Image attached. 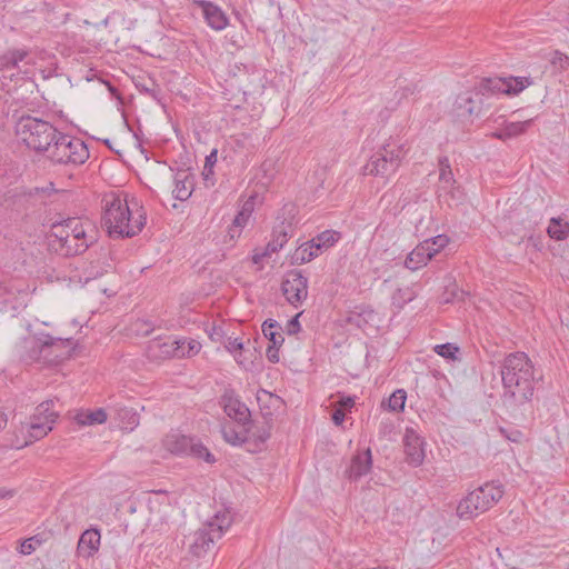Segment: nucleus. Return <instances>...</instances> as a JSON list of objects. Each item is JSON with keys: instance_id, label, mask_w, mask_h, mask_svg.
<instances>
[{"instance_id": "obj_57", "label": "nucleus", "mask_w": 569, "mask_h": 569, "mask_svg": "<svg viewBox=\"0 0 569 569\" xmlns=\"http://www.w3.org/2000/svg\"><path fill=\"white\" fill-rule=\"evenodd\" d=\"M7 415L2 411H0V429L4 428L7 426Z\"/></svg>"}, {"instance_id": "obj_42", "label": "nucleus", "mask_w": 569, "mask_h": 569, "mask_svg": "<svg viewBox=\"0 0 569 569\" xmlns=\"http://www.w3.org/2000/svg\"><path fill=\"white\" fill-rule=\"evenodd\" d=\"M550 61L553 68L560 71L569 68V57L561 52L556 51Z\"/></svg>"}, {"instance_id": "obj_49", "label": "nucleus", "mask_w": 569, "mask_h": 569, "mask_svg": "<svg viewBox=\"0 0 569 569\" xmlns=\"http://www.w3.org/2000/svg\"><path fill=\"white\" fill-rule=\"evenodd\" d=\"M201 349V345L196 340L186 341L184 352L187 357L197 355Z\"/></svg>"}, {"instance_id": "obj_25", "label": "nucleus", "mask_w": 569, "mask_h": 569, "mask_svg": "<svg viewBox=\"0 0 569 569\" xmlns=\"http://www.w3.org/2000/svg\"><path fill=\"white\" fill-rule=\"evenodd\" d=\"M455 111L457 117L461 119H469L477 116L480 111L477 102L469 93L459 94L455 101Z\"/></svg>"}, {"instance_id": "obj_55", "label": "nucleus", "mask_w": 569, "mask_h": 569, "mask_svg": "<svg viewBox=\"0 0 569 569\" xmlns=\"http://www.w3.org/2000/svg\"><path fill=\"white\" fill-rule=\"evenodd\" d=\"M240 211H241L242 213L248 214L249 217H251L252 211H253V206H252V203H250L249 201H247V202L242 206V208H241V210H240Z\"/></svg>"}, {"instance_id": "obj_19", "label": "nucleus", "mask_w": 569, "mask_h": 569, "mask_svg": "<svg viewBox=\"0 0 569 569\" xmlns=\"http://www.w3.org/2000/svg\"><path fill=\"white\" fill-rule=\"evenodd\" d=\"M100 531L98 529H88L82 532L77 546V553L82 558L92 557L100 546Z\"/></svg>"}, {"instance_id": "obj_38", "label": "nucleus", "mask_w": 569, "mask_h": 569, "mask_svg": "<svg viewBox=\"0 0 569 569\" xmlns=\"http://www.w3.org/2000/svg\"><path fill=\"white\" fill-rule=\"evenodd\" d=\"M407 399V392L403 389H398L392 392L388 399V407L392 411H402Z\"/></svg>"}, {"instance_id": "obj_21", "label": "nucleus", "mask_w": 569, "mask_h": 569, "mask_svg": "<svg viewBox=\"0 0 569 569\" xmlns=\"http://www.w3.org/2000/svg\"><path fill=\"white\" fill-rule=\"evenodd\" d=\"M433 258V252L430 251L428 242H420L406 258L405 267L415 271L428 263Z\"/></svg>"}, {"instance_id": "obj_22", "label": "nucleus", "mask_w": 569, "mask_h": 569, "mask_svg": "<svg viewBox=\"0 0 569 569\" xmlns=\"http://www.w3.org/2000/svg\"><path fill=\"white\" fill-rule=\"evenodd\" d=\"M216 538V535H213L208 528L197 530L193 533L192 541L189 546L190 552L196 557H201L208 551L210 545L213 543Z\"/></svg>"}, {"instance_id": "obj_45", "label": "nucleus", "mask_w": 569, "mask_h": 569, "mask_svg": "<svg viewBox=\"0 0 569 569\" xmlns=\"http://www.w3.org/2000/svg\"><path fill=\"white\" fill-rule=\"evenodd\" d=\"M242 228L238 227L234 223H231L227 230L224 243L232 242L238 239L241 234Z\"/></svg>"}, {"instance_id": "obj_50", "label": "nucleus", "mask_w": 569, "mask_h": 569, "mask_svg": "<svg viewBox=\"0 0 569 569\" xmlns=\"http://www.w3.org/2000/svg\"><path fill=\"white\" fill-rule=\"evenodd\" d=\"M355 406V398L352 397H341L337 402V408H342V410L346 412V410H350Z\"/></svg>"}, {"instance_id": "obj_47", "label": "nucleus", "mask_w": 569, "mask_h": 569, "mask_svg": "<svg viewBox=\"0 0 569 569\" xmlns=\"http://www.w3.org/2000/svg\"><path fill=\"white\" fill-rule=\"evenodd\" d=\"M281 346L269 345V347L267 348L266 357L270 362H272V363L279 362V360H280L279 348Z\"/></svg>"}, {"instance_id": "obj_36", "label": "nucleus", "mask_w": 569, "mask_h": 569, "mask_svg": "<svg viewBox=\"0 0 569 569\" xmlns=\"http://www.w3.org/2000/svg\"><path fill=\"white\" fill-rule=\"evenodd\" d=\"M437 192L438 197L443 199L449 206L452 203L458 204L463 200V192L457 183L450 186L448 189H438Z\"/></svg>"}, {"instance_id": "obj_20", "label": "nucleus", "mask_w": 569, "mask_h": 569, "mask_svg": "<svg viewBox=\"0 0 569 569\" xmlns=\"http://www.w3.org/2000/svg\"><path fill=\"white\" fill-rule=\"evenodd\" d=\"M194 179L189 170H178L174 174L173 197L177 200H187L193 191Z\"/></svg>"}, {"instance_id": "obj_48", "label": "nucleus", "mask_w": 569, "mask_h": 569, "mask_svg": "<svg viewBox=\"0 0 569 569\" xmlns=\"http://www.w3.org/2000/svg\"><path fill=\"white\" fill-rule=\"evenodd\" d=\"M249 138H250L249 134L241 133L238 136H232L231 141H232L234 148L244 149V148H247Z\"/></svg>"}, {"instance_id": "obj_10", "label": "nucleus", "mask_w": 569, "mask_h": 569, "mask_svg": "<svg viewBox=\"0 0 569 569\" xmlns=\"http://www.w3.org/2000/svg\"><path fill=\"white\" fill-rule=\"evenodd\" d=\"M281 291L290 305L295 307L301 305L308 297L307 277L302 274L301 270L288 271L281 282Z\"/></svg>"}, {"instance_id": "obj_16", "label": "nucleus", "mask_w": 569, "mask_h": 569, "mask_svg": "<svg viewBox=\"0 0 569 569\" xmlns=\"http://www.w3.org/2000/svg\"><path fill=\"white\" fill-rule=\"evenodd\" d=\"M192 1L202 9L203 18L209 27L220 31L228 26V18L220 7L207 0Z\"/></svg>"}, {"instance_id": "obj_14", "label": "nucleus", "mask_w": 569, "mask_h": 569, "mask_svg": "<svg viewBox=\"0 0 569 569\" xmlns=\"http://www.w3.org/2000/svg\"><path fill=\"white\" fill-rule=\"evenodd\" d=\"M423 439L412 429H407L403 437L406 460L413 467L420 466L425 460Z\"/></svg>"}, {"instance_id": "obj_2", "label": "nucleus", "mask_w": 569, "mask_h": 569, "mask_svg": "<svg viewBox=\"0 0 569 569\" xmlns=\"http://www.w3.org/2000/svg\"><path fill=\"white\" fill-rule=\"evenodd\" d=\"M102 227L111 238H132L140 233L147 222V212L138 200H128L118 194L106 196Z\"/></svg>"}, {"instance_id": "obj_9", "label": "nucleus", "mask_w": 569, "mask_h": 569, "mask_svg": "<svg viewBox=\"0 0 569 569\" xmlns=\"http://www.w3.org/2000/svg\"><path fill=\"white\" fill-rule=\"evenodd\" d=\"M341 238L340 232L335 230H325L317 234L311 240L302 243L296 249L291 256L292 264H302L311 261L321 254L325 250L335 246L336 242Z\"/></svg>"}, {"instance_id": "obj_56", "label": "nucleus", "mask_w": 569, "mask_h": 569, "mask_svg": "<svg viewBox=\"0 0 569 569\" xmlns=\"http://www.w3.org/2000/svg\"><path fill=\"white\" fill-rule=\"evenodd\" d=\"M14 495V490L0 488V499L11 498Z\"/></svg>"}, {"instance_id": "obj_27", "label": "nucleus", "mask_w": 569, "mask_h": 569, "mask_svg": "<svg viewBox=\"0 0 569 569\" xmlns=\"http://www.w3.org/2000/svg\"><path fill=\"white\" fill-rule=\"evenodd\" d=\"M108 415L104 409L98 408L93 411H79L74 416V420L79 426H93L106 422Z\"/></svg>"}, {"instance_id": "obj_29", "label": "nucleus", "mask_w": 569, "mask_h": 569, "mask_svg": "<svg viewBox=\"0 0 569 569\" xmlns=\"http://www.w3.org/2000/svg\"><path fill=\"white\" fill-rule=\"evenodd\" d=\"M282 327L273 319H267L262 323V332L264 337L271 342L270 345L282 346L284 338L282 336Z\"/></svg>"}, {"instance_id": "obj_18", "label": "nucleus", "mask_w": 569, "mask_h": 569, "mask_svg": "<svg viewBox=\"0 0 569 569\" xmlns=\"http://www.w3.org/2000/svg\"><path fill=\"white\" fill-rule=\"evenodd\" d=\"M372 467V457L370 448L362 452H357L350 462L349 468L346 470V475L349 479L358 480L362 476L367 475Z\"/></svg>"}, {"instance_id": "obj_13", "label": "nucleus", "mask_w": 569, "mask_h": 569, "mask_svg": "<svg viewBox=\"0 0 569 569\" xmlns=\"http://www.w3.org/2000/svg\"><path fill=\"white\" fill-rule=\"evenodd\" d=\"M50 402H42L37 407L39 415H34L28 423V432L30 438L39 440L48 435L52 429V425L56 421L57 415L50 411Z\"/></svg>"}, {"instance_id": "obj_8", "label": "nucleus", "mask_w": 569, "mask_h": 569, "mask_svg": "<svg viewBox=\"0 0 569 569\" xmlns=\"http://www.w3.org/2000/svg\"><path fill=\"white\" fill-rule=\"evenodd\" d=\"M533 83L532 79L529 77H489L482 78L475 87L477 93L486 96V94H495V93H503V94H518L529 86Z\"/></svg>"}, {"instance_id": "obj_52", "label": "nucleus", "mask_w": 569, "mask_h": 569, "mask_svg": "<svg viewBox=\"0 0 569 569\" xmlns=\"http://www.w3.org/2000/svg\"><path fill=\"white\" fill-rule=\"evenodd\" d=\"M253 437H256L260 442H264L270 438V428H261L258 429L256 432L252 433Z\"/></svg>"}, {"instance_id": "obj_41", "label": "nucleus", "mask_w": 569, "mask_h": 569, "mask_svg": "<svg viewBox=\"0 0 569 569\" xmlns=\"http://www.w3.org/2000/svg\"><path fill=\"white\" fill-rule=\"evenodd\" d=\"M422 242H428L430 251L433 252V257L449 243V238L446 234H439L430 239H426Z\"/></svg>"}, {"instance_id": "obj_28", "label": "nucleus", "mask_w": 569, "mask_h": 569, "mask_svg": "<svg viewBox=\"0 0 569 569\" xmlns=\"http://www.w3.org/2000/svg\"><path fill=\"white\" fill-rule=\"evenodd\" d=\"M439 166V184L438 189H448L450 186L457 183L448 157H440L438 160Z\"/></svg>"}, {"instance_id": "obj_11", "label": "nucleus", "mask_w": 569, "mask_h": 569, "mask_svg": "<svg viewBox=\"0 0 569 569\" xmlns=\"http://www.w3.org/2000/svg\"><path fill=\"white\" fill-rule=\"evenodd\" d=\"M220 405L226 415L242 427L250 425V410L239 399L233 389H226L220 398Z\"/></svg>"}, {"instance_id": "obj_44", "label": "nucleus", "mask_w": 569, "mask_h": 569, "mask_svg": "<svg viewBox=\"0 0 569 569\" xmlns=\"http://www.w3.org/2000/svg\"><path fill=\"white\" fill-rule=\"evenodd\" d=\"M301 315H302V312H299L288 321L287 327H286L288 335H296L301 330V325L299 322V317Z\"/></svg>"}, {"instance_id": "obj_26", "label": "nucleus", "mask_w": 569, "mask_h": 569, "mask_svg": "<svg viewBox=\"0 0 569 569\" xmlns=\"http://www.w3.org/2000/svg\"><path fill=\"white\" fill-rule=\"evenodd\" d=\"M533 120L508 122L502 129L495 132V137L501 140L515 138L525 133L532 124Z\"/></svg>"}, {"instance_id": "obj_39", "label": "nucleus", "mask_w": 569, "mask_h": 569, "mask_svg": "<svg viewBox=\"0 0 569 569\" xmlns=\"http://www.w3.org/2000/svg\"><path fill=\"white\" fill-rule=\"evenodd\" d=\"M118 417L123 421L124 428L133 429L139 425V415L134 412L132 409H119Z\"/></svg>"}, {"instance_id": "obj_54", "label": "nucleus", "mask_w": 569, "mask_h": 569, "mask_svg": "<svg viewBox=\"0 0 569 569\" xmlns=\"http://www.w3.org/2000/svg\"><path fill=\"white\" fill-rule=\"evenodd\" d=\"M270 257L266 248H263L261 251L258 249L254 250V253L252 256V262L258 264L260 263L264 258Z\"/></svg>"}, {"instance_id": "obj_34", "label": "nucleus", "mask_w": 569, "mask_h": 569, "mask_svg": "<svg viewBox=\"0 0 569 569\" xmlns=\"http://www.w3.org/2000/svg\"><path fill=\"white\" fill-rule=\"evenodd\" d=\"M184 345L186 340H172L158 345V347H160L161 353L166 357L182 358L186 357Z\"/></svg>"}, {"instance_id": "obj_15", "label": "nucleus", "mask_w": 569, "mask_h": 569, "mask_svg": "<svg viewBox=\"0 0 569 569\" xmlns=\"http://www.w3.org/2000/svg\"><path fill=\"white\" fill-rule=\"evenodd\" d=\"M18 352L20 359L28 365L33 362L43 365V335L24 338Z\"/></svg>"}, {"instance_id": "obj_60", "label": "nucleus", "mask_w": 569, "mask_h": 569, "mask_svg": "<svg viewBox=\"0 0 569 569\" xmlns=\"http://www.w3.org/2000/svg\"><path fill=\"white\" fill-rule=\"evenodd\" d=\"M236 360L238 363H242V361L238 357H236Z\"/></svg>"}, {"instance_id": "obj_46", "label": "nucleus", "mask_w": 569, "mask_h": 569, "mask_svg": "<svg viewBox=\"0 0 569 569\" xmlns=\"http://www.w3.org/2000/svg\"><path fill=\"white\" fill-rule=\"evenodd\" d=\"M224 347L229 352H237L243 349V343L238 338L229 337L224 342Z\"/></svg>"}, {"instance_id": "obj_1", "label": "nucleus", "mask_w": 569, "mask_h": 569, "mask_svg": "<svg viewBox=\"0 0 569 569\" xmlns=\"http://www.w3.org/2000/svg\"><path fill=\"white\" fill-rule=\"evenodd\" d=\"M503 393L506 406L515 408L529 402L535 391V368L525 352L508 355L501 367Z\"/></svg>"}, {"instance_id": "obj_61", "label": "nucleus", "mask_w": 569, "mask_h": 569, "mask_svg": "<svg viewBox=\"0 0 569 569\" xmlns=\"http://www.w3.org/2000/svg\"><path fill=\"white\" fill-rule=\"evenodd\" d=\"M263 392H264V395H267V396H269V397H272V395H271V393H269L268 391H263Z\"/></svg>"}, {"instance_id": "obj_23", "label": "nucleus", "mask_w": 569, "mask_h": 569, "mask_svg": "<svg viewBox=\"0 0 569 569\" xmlns=\"http://www.w3.org/2000/svg\"><path fill=\"white\" fill-rule=\"evenodd\" d=\"M291 224L284 221L277 224L272 230V239L264 247L268 253L271 256L278 252L288 242L291 237Z\"/></svg>"}, {"instance_id": "obj_3", "label": "nucleus", "mask_w": 569, "mask_h": 569, "mask_svg": "<svg viewBox=\"0 0 569 569\" xmlns=\"http://www.w3.org/2000/svg\"><path fill=\"white\" fill-rule=\"evenodd\" d=\"M93 232L92 223L78 217L54 221L50 227V237L54 238L52 246L63 256L83 253L93 242Z\"/></svg>"}, {"instance_id": "obj_37", "label": "nucleus", "mask_w": 569, "mask_h": 569, "mask_svg": "<svg viewBox=\"0 0 569 569\" xmlns=\"http://www.w3.org/2000/svg\"><path fill=\"white\" fill-rule=\"evenodd\" d=\"M217 157H218V150L213 149L204 159V166H203V180L206 183H210L211 186L214 184V172L213 168L217 163Z\"/></svg>"}, {"instance_id": "obj_35", "label": "nucleus", "mask_w": 569, "mask_h": 569, "mask_svg": "<svg viewBox=\"0 0 569 569\" xmlns=\"http://www.w3.org/2000/svg\"><path fill=\"white\" fill-rule=\"evenodd\" d=\"M417 297V292L411 287L399 288L397 289L392 297V306L401 309L403 306L410 301H412Z\"/></svg>"}, {"instance_id": "obj_32", "label": "nucleus", "mask_w": 569, "mask_h": 569, "mask_svg": "<svg viewBox=\"0 0 569 569\" xmlns=\"http://www.w3.org/2000/svg\"><path fill=\"white\" fill-rule=\"evenodd\" d=\"M547 232L555 240H565L569 236V223L561 218H551Z\"/></svg>"}, {"instance_id": "obj_12", "label": "nucleus", "mask_w": 569, "mask_h": 569, "mask_svg": "<svg viewBox=\"0 0 569 569\" xmlns=\"http://www.w3.org/2000/svg\"><path fill=\"white\" fill-rule=\"evenodd\" d=\"M70 339L43 335V366H57L70 357Z\"/></svg>"}, {"instance_id": "obj_58", "label": "nucleus", "mask_w": 569, "mask_h": 569, "mask_svg": "<svg viewBox=\"0 0 569 569\" xmlns=\"http://www.w3.org/2000/svg\"><path fill=\"white\" fill-rule=\"evenodd\" d=\"M214 336L221 337L222 336V330L220 328H213V332L210 333L211 339L214 340Z\"/></svg>"}, {"instance_id": "obj_6", "label": "nucleus", "mask_w": 569, "mask_h": 569, "mask_svg": "<svg viewBox=\"0 0 569 569\" xmlns=\"http://www.w3.org/2000/svg\"><path fill=\"white\" fill-rule=\"evenodd\" d=\"M500 483L487 482L469 492L458 505L457 513L462 519H472L492 508L503 496Z\"/></svg>"}, {"instance_id": "obj_5", "label": "nucleus", "mask_w": 569, "mask_h": 569, "mask_svg": "<svg viewBox=\"0 0 569 569\" xmlns=\"http://www.w3.org/2000/svg\"><path fill=\"white\" fill-rule=\"evenodd\" d=\"M408 152L403 142L389 139L365 164L366 174L387 178L393 174L400 167Z\"/></svg>"}, {"instance_id": "obj_51", "label": "nucleus", "mask_w": 569, "mask_h": 569, "mask_svg": "<svg viewBox=\"0 0 569 569\" xmlns=\"http://www.w3.org/2000/svg\"><path fill=\"white\" fill-rule=\"evenodd\" d=\"M346 412L342 410V408H335L331 419L336 426H341L345 421Z\"/></svg>"}, {"instance_id": "obj_31", "label": "nucleus", "mask_w": 569, "mask_h": 569, "mask_svg": "<svg viewBox=\"0 0 569 569\" xmlns=\"http://www.w3.org/2000/svg\"><path fill=\"white\" fill-rule=\"evenodd\" d=\"M197 459H202L208 463L216 462L214 456L208 450L202 442L196 438H191V445L189 446L188 455Z\"/></svg>"}, {"instance_id": "obj_40", "label": "nucleus", "mask_w": 569, "mask_h": 569, "mask_svg": "<svg viewBox=\"0 0 569 569\" xmlns=\"http://www.w3.org/2000/svg\"><path fill=\"white\" fill-rule=\"evenodd\" d=\"M435 352L446 359H456V355L459 352V348L450 342L437 345L433 348Z\"/></svg>"}, {"instance_id": "obj_59", "label": "nucleus", "mask_w": 569, "mask_h": 569, "mask_svg": "<svg viewBox=\"0 0 569 569\" xmlns=\"http://www.w3.org/2000/svg\"><path fill=\"white\" fill-rule=\"evenodd\" d=\"M2 291L3 292H9L6 287H0V295H2Z\"/></svg>"}, {"instance_id": "obj_33", "label": "nucleus", "mask_w": 569, "mask_h": 569, "mask_svg": "<svg viewBox=\"0 0 569 569\" xmlns=\"http://www.w3.org/2000/svg\"><path fill=\"white\" fill-rule=\"evenodd\" d=\"M243 431H237L231 426H223L221 429L223 439L233 446L241 445L248 440V433L250 432V428L243 427Z\"/></svg>"}, {"instance_id": "obj_30", "label": "nucleus", "mask_w": 569, "mask_h": 569, "mask_svg": "<svg viewBox=\"0 0 569 569\" xmlns=\"http://www.w3.org/2000/svg\"><path fill=\"white\" fill-rule=\"evenodd\" d=\"M232 517L229 512L217 513L214 518L208 523V529L220 538L222 533L231 526Z\"/></svg>"}, {"instance_id": "obj_24", "label": "nucleus", "mask_w": 569, "mask_h": 569, "mask_svg": "<svg viewBox=\"0 0 569 569\" xmlns=\"http://www.w3.org/2000/svg\"><path fill=\"white\" fill-rule=\"evenodd\" d=\"M191 438L181 433L172 432L163 439V447L173 455L187 456Z\"/></svg>"}, {"instance_id": "obj_17", "label": "nucleus", "mask_w": 569, "mask_h": 569, "mask_svg": "<svg viewBox=\"0 0 569 569\" xmlns=\"http://www.w3.org/2000/svg\"><path fill=\"white\" fill-rule=\"evenodd\" d=\"M33 64L30 59V51L24 48H11L0 54V72L18 69L20 71V63Z\"/></svg>"}, {"instance_id": "obj_4", "label": "nucleus", "mask_w": 569, "mask_h": 569, "mask_svg": "<svg viewBox=\"0 0 569 569\" xmlns=\"http://www.w3.org/2000/svg\"><path fill=\"white\" fill-rule=\"evenodd\" d=\"M59 130L49 121L22 114L16 122V133L21 141L37 153H47Z\"/></svg>"}, {"instance_id": "obj_53", "label": "nucleus", "mask_w": 569, "mask_h": 569, "mask_svg": "<svg viewBox=\"0 0 569 569\" xmlns=\"http://www.w3.org/2000/svg\"><path fill=\"white\" fill-rule=\"evenodd\" d=\"M249 218L250 217L248 214H244L241 211H239L234 217L232 223L237 224L240 228H243L248 223Z\"/></svg>"}, {"instance_id": "obj_43", "label": "nucleus", "mask_w": 569, "mask_h": 569, "mask_svg": "<svg viewBox=\"0 0 569 569\" xmlns=\"http://www.w3.org/2000/svg\"><path fill=\"white\" fill-rule=\"evenodd\" d=\"M39 545L40 540H38L36 537L28 538L21 542L20 552L23 555H30Z\"/></svg>"}, {"instance_id": "obj_7", "label": "nucleus", "mask_w": 569, "mask_h": 569, "mask_svg": "<svg viewBox=\"0 0 569 569\" xmlns=\"http://www.w3.org/2000/svg\"><path fill=\"white\" fill-rule=\"evenodd\" d=\"M46 154L57 164L80 166L89 159V149L83 140L59 132Z\"/></svg>"}]
</instances>
